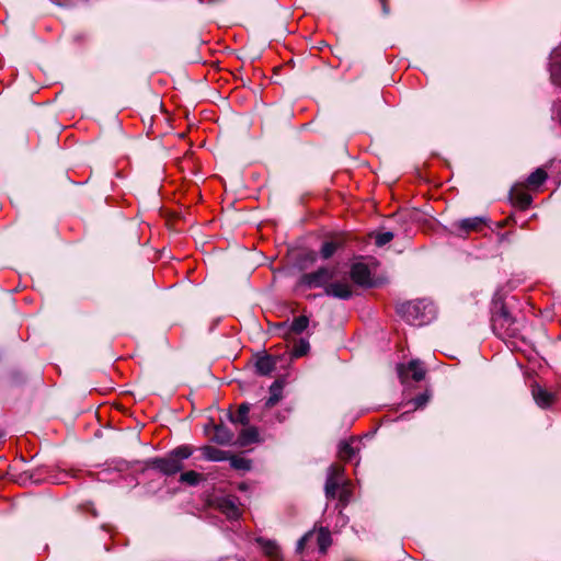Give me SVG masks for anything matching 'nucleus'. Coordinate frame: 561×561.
<instances>
[{
	"mask_svg": "<svg viewBox=\"0 0 561 561\" xmlns=\"http://www.w3.org/2000/svg\"><path fill=\"white\" fill-rule=\"evenodd\" d=\"M398 312L410 324L424 325L435 317V309L432 301L417 299L401 304Z\"/></svg>",
	"mask_w": 561,
	"mask_h": 561,
	"instance_id": "nucleus-1",
	"label": "nucleus"
},
{
	"mask_svg": "<svg viewBox=\"0 0 561 561\" xmlns=\"http://www.w3.org/2000/svg\"><path fill=\"white\" fill-rule=\"evenodd\" d=\"M515 321L506 313H503L494 319V328H505L502 335L507 348L512 353L524 355L526 351L525 336L514 327Z\"/></svg>",
	"mask_w": 561,
	"mask_h": 561,
	"instance_id": "nucleus-2",
	"label": "nucleus"
},
{
	"mask_svg": "<svg viewBox=\"0 0 561 561\" xmlns=\"http://www.w3.org/2000/svg\"><path fill=\"white\" fill-rule=\"evenodd\" d=\"M193 454V447L188 445H182L174 448L165 457L158 458L153 461V465L164 474L171 476L181 471L184 467L183 462L190 458Z\"/></svg>",
	"mask_w": 561,
	"mask_h": 561,
	"instance_id": "nucleus-3",
	"label": "nucleus"
},
{
	"mask_svg": "<svg viewBox=\"0 0 561 561\" xmlns=\"http://www.w3.org/2000/svg\"><path fill=\"white\" fill-rule=\"evenodd\" d=\"M335 276V270L321 267L312 273H306L300 278V285L306 288L324 287L331 283Z\"/></svg>",
	"mask_w": 561,
	"mask_h": 561,
	"instance_id": "nucleus-4",
	"label": "nucleus"
},
{
	"mask_svg": "<svg viewBox=\"0 0 561 561\" xmlns=\"http://www.w3.org/2000/svg\"><path fill=\"white\" fill-rule=\"evenodd\" d=\"M401 382H407L409 379L420 381L425 377V369L422 363L417 359L411 360L408 365L400 364L397 367Z\"/></svg>",
	"mask_w": 561,
	"mask_h": 561,
	"instance_id": "nucleus-5",
	"label": "nucleus"
},
{
	"mask_svg": "<svg viewBox=\"0 0 561 561\" xmlns=\"http://www.w3.org/2000/svg\"><path fill=\"white\" fill-rule=\"evenodd\" d=\"M488 219L481 216H476L471 218H466L455 224V231L461 234H468L472 231L480 232L486 227Z\"/></svg>",
	"mask_w": 561,
	"mask_h": 561,
	"instance_id": "nucleus-6",
	"label": "nucleus"
},
{
	"mask_svg": "<svg viewBox=\"0 0 561 561\" xmlns=\"http://www.w3.org/2000/svg\"><path fill=\"white\" fill-rule=\"evenodd\" d=\"M530 392L534 398V401L539 408H549L556 401V394L538 383H533L530 386Z\"/></svg>",
	"mask_w": 561,
	"mask_h": 561,
	"instance_id": "nucleus-7",
	"label": "nucleus"
},
{
	"mask_svg": "<svg viewBox=\"0 0 561 561\" xmlns=\"http://www.w3.org/2000/svg\"><path fill=\"white\" fill-rule=\"evenodd\" d=\"M352 294V287L347 280L334 282L325 286V295L334 298L348 299Z\"/></svg>",
	"mask_w": 561,
	"mask_h": 561,
	"instance_id": "nucleus-8",
	"label": "nucleus"
},
{
	"mask_svg": "<svg viewBox=\"0 0 561 561\" xmlns=\"http://www.w3.org/2000/svg\"><path fill=\"white\" fill-rule=\"evenodd\" d=\"M218 508L230 519H237L241 515V511L234 496H226L218 500Z\"/></svg>",
	"mask_w": 561,
	"mask_h": 561,
	"instance_id": "nucleus-9",
	"label": "nucleus"
},
{
	"mask_svg": "<svg viewBox=\"0 0 561 561\" xmlns=\"http://www.w3.org/2000/svg\"><path fill=\"white\" fill-rule=\"evenodd\" d=\"M351 277L358 285H370V271L367 265L363 263H356L352 266Z\"/></svg>",
	"mask_w": 561,
	"mask_h": 561,
	"instance_id": "nucleus-10",
	"label": "nucleus"
},
{
	"mask_svg": "<svg viewBox=\"0 0 561 561\" xmlns=\"http://www.w3.org/2000/svg\"><path fill=\"white\" fill-rule=\"evenodd\" d=\"M512 205L518 206L519 210H526V184L517 183L510 191Z\"/></svg>",
	"mask_w": 561,
	"mask_h": 561,
	"instance_id": "nucleus-11",
	"label": "nucleus"
},
{
	"mask_svg": "<svg viewBox=\"0 0 561 561\" xmlns=\"http://www.w3.org/2000/svg\"><path fill=\"white\" fill-rule=\"evenodd\" d=\"M259 546L263 550V552L272 560V561H280L282 560V553L278 545L270 539L265 538H259L257 540Z\"/></svg>",
	"mask_w": 561,
	"mask_h": 561,
	"instance_id": "nucleus-12",
	"label": "nucleus"
},
{
	"mask_svg": "<svg viewBox=\"0 0 561 561\" xmlns=\"http://www.w3.org/2000/svg\"><path fill=\"white\" fill-rule=\"evenodd\" d=\"M277 359L271 355H264L257 358L255 363V368L257 374L262 376L270 375L276 367Z\"/></svg>",
	"mask_w": 561,
	"mask_h": 561,
	"instance_id": "nucleus-13",
	"label": "nucleus"
},
{
	"mask_svg": "<svg viewBox=\"0 0 561 561\" xmlns=\"http://www.w3.org/2000/svg\"><path fill=\"white\" fill-rule=\"evenodd\" d=\"M203 457L209 461H224L229 458L228 453L214 446H204L202 448Z\"/></svg>",
	"mask_w": 561,
	"mask_h": 561,
	"instance_id": "nucleus-14",
	"label": "nucleus"
},
{
	"mask_svg": "<svg viewBox=\"0 0 561 561\" xmlns=\"http://www.w3.org/2000/svg\"><path fill=\"white\" fill-rule=\"evenodd\" d=\"M283 397V385L280 381L276 380L270 387V397L265 401V408H273L275 404L279 402Z\"/></svg>",
	"mask_w": 561,
	"mask_h": 561,
	"instance_id": "nucleus-15",
	"label": "nucleus"
},
{
	"mask_svg": "<svg viewBox=\"0 0 561 561\" xmlns=\"http://www.w3.org/2000/svg\"><path fill=\"white\" fill-rule=\"evenodd\" d=\"M259 439V432L254 426H247L239 434V443L242 446L255 443Z\"/></svg>",
	"mask_w": 561,
	"mask_h": 561,
	"instance_id": "nucleus-16",
	"label": "nucleus"
},
{
	"mask_svg": "<svg viewBox=\"0 0 561 561\" xmlns=\"http://www.w3.org/2000/svg\"><path fill=\"white\" fill-rule=\"evenodd\" d=\"M316 536H317V543L319 546L320 552L325 553L328 548L332 543L330 531L324 527H320L319 530L317 531Z\"/></svg>",
	"mask_w": 561,
	"mask_h": 561,
	"instance_id": "nucleus-17",
	"label": "nucleus"
},
{
	"mask_svg": "<svg viewBox=\"0 0 561 561\" xmlns=\"http://www.w3.org/2000/svg\"><path fill=\"white\" fill-rule=\"evenodd\" d=\"M547 179V172L542 168H538L536 171L528 175V190L539 187Z\"/></svg>",
	"mask_w": 561,
	"mask_h": 561,
	"instance_id": "nucleus-18",
	"label": "nucleus"
},
{
	"mask_svg": "<svg viewBox=\"0 0 561 561\" xmlns=\"http://www.w3.org/2000/svg\"><path fill=\"white\" fill-rule=\"evenodd\" d=\"M356 449L350 442H341L339 445V457L342 460H351L355 456Z\"/></svg>",
	"mask_w": 561,
	"mask_h": 561,
	"instance_id": "nucleus-19",
	"label": "nucleus"
},
{
	"mask_svg": "<svg viewBox=\"0 0 561 561\" xmlns=\"http://www.w3.org/2000/svg\"><path fill=\"white\" fill-rule=\"evenodd\" d=\"M233 469L248 471L251 469V461L244 457L231 456L228 458Z\"/></svg>",
	"mask_w": 561,
	"mask_h": 561,
	"instance_id": "nucleus-20",
	"label": "nucleus"
},
{
	"mask_svg": "<svg viewBox=\"0 0 561 561\" xmlns=\"http://www.w3.org/2000/svg\"><path fill=\"white\" fill-rule=\"evenodd\" d=\"M340 480L335 477H328L325 482V495L329 499H334L340 488Z\"/></svg>",
	"mask_w": 561,
	"mask_h": 561,
	"instance_id": "nucleus-21",
	"label": "nucleus"
},
{
	"mask_svg": "<svg viewBox=\"0 0 561 561\" xmlns=\"http://www.w3.org/2000/svg\"><path fill=\"white\" fill-rule=\"evenodd\" d=\"M249 411L250 407L248 404H241L238 409L237 414L231 417V421L234 423H241L242 425H247L249 423Z\"/></svg>",
	"mask_w": 561,
	"mask_h": 561,
	"instance_id": "nucleus-22",
	"label": "nucleus"
},
{
	"mask_svg": "<svg viewBox=\"0 0 561 561\" xmlns=\"http://www.w3.org/2000/svg\"><path fill=\"white\" fill-rule=\"evenodd\" d=\"M308 324L309 319L306 316H299L291 322L290 330L291 332L299 334L308 328Z\"/></svg>",
	"mask_w": 561,
	"mask_h": 561,
	"instance_id": "nucleus-23",
	"label": "nucleus"
},
{
	"mask_svg": "<svg viewBox=\"0 0 561 561\" xmlns=\"http://www.w3.org/2000/svg\"><path fill=\"white\" fill-rule=\"evenodd\" d=\"M201 480L202 474L193 470L183 472L180 477L181 482L187 483L190 485H196Z\"/></svg>",
	"mask_w": 561,
	"mask_h": 561,
	"instance_id": "nucleus-24",
	"label": "nucleus"
},
{
	"mask_svg": "<svg viewBox=\"0 0 561 561\" xmlns=\"http://www.w3.org/2000/svg\"><path fill=\"white\" fill-rule=\"evenodd\" d=\"M337 249V243L334 242V241H327L322 244L321 247V250H320V254L323 259H329L331 257L335 251Z\"/></svg>",
	"mask_w": 561,
	"mask_h": 561,
	"instance_id": "nucleus-25",
	"label": "nucleus"
},
{
	"mask_svg": "<svg viewBox=\"0 0 561 561\" xmlns=\"http://www.w3.org/2000/svg\"><path fill=\"white\" fill-rule=\"evenodd\" d=\"M392 239H393V232H391V231L379 232V233H376V236H375V243L378 247H382V245L387 244L388 242H390Z\"/></svg>",
	"mask_w": 561,
	"mask_h": 561,
	"instance_id": "nucleus-26",
	"label": "nucleus"
},
{
	"mask_svg": "<svg viewBox=\"0 0 561 561\" xmlns=\"http://www.w3.org/2000/svg\"><path fill=\"white\" fill-rule=\"evenodd\" d=\"M309 350V343L307 341L301 340L298 344H296L293 348L291 355L294 357L304 356Z\"/></svg>",
	"mask_w": 561,
	"mask_h": 561,
	"instance_id": "nucleus-27",
	"label": "nucleus"
},
{
	"mask_svg": "<svg viewBox=\"0 0 561 561\" xmlns=\"http://www.w3.org/2000/svg\"><path fill=\"white\" fill-rule=\"evenodd\" d=\"M343 472L344 468L341 465L334 463L330 466L328 477H335L341 481Z\"/></svg>",
	"mask_w": 561,
	"mask_h": 561,
	"instance_id": "nucleus-28",
	"label": "nucleus"
},
{
	"mask_svg": "<svg viewBox=\"0 0 561 561\" xmlns=\"http://www.w3.org/2000/svg\"><path fill=\"white\" fill-rule=\"evenodd\" d=\"M430 399V396L427 393H422L413 399L412 404L414 409H419L424 407Z\"/></svg>",
	"mask_w": 561,
	"mask_h": 561,
	"instance_id": "nucleus-29",
	"label": "nucleus"
},
{
	"mask_svg": "<svg viewBox=\"0 0 561 561\" xmlns=\"http://www.w3.org/2000/svg\"><path fill=\"white\" fill-rule=\"evenodd\" d=\"M313 536H314V531H313V530H311V531L307 533V534H306V535H305V536H304V537L298 541V545H297V551H298V552H301V551L305 549V547H306L307 542H308V541H309Z\"/></svg>",
	"mask_w": 561,
	"mask_h": 561,
	"instance_id": "nucleus-30",
	"label": "nucleus"
},
{
	"mask_svg": "<svg viewBox=\"0 0 561 561\" xmlns=\"http://www.w3.org/2000/svg\"><path fill=\"white\" fill-rule=\"evenodd\" d=\"M224 431L222 428L216 430V438L219 444H228L231 440V435L228 433L221 434Z\"/></svg>",
	"mask_w": 561,
	"mask_h": 561,
	"instance_id": "nucleus-31",
	"label": "nucleus"
},
{
	"mask_svg": "<svg viewBox=\"0 0 561 561\" xmlns=\"http://www.w3.org/2000/svg\"><path fill=\"white\" fill-rule=\"evenodd\" d=\"M379 1H380V3H381V7H382V11H383V13H385V14H388V13H389V8H388V5H387L386 1H385V0H379Z\"/></svg>",
	"mask_w": 561,
	"mask_h": 561,
	"instance_id": "nucleus-32",
	"label": "nucleus"
},
{
	"mask_svg": "<svg viewBox=\"0 0 561 561\" xmlns=\"http://www.w3.org/2000/svg\"><path fill=\"white\" fill-rule=\"evenodd\" d=\"M345 497H346V491L345 490H342L341 494H340V500L341 501H345Z\"/></svg>",
	"mask_w": 561,
	"mask_h": 561,
	"instance_id": "nucleus-33",
	"label": "nucleus"
},
{
	"mask_svg": "<svg viewBox=\"0 0 561 561\" xmlns=\"http://www.w3.org/2000/svg\"><path fill=\"white\" fill-rule=\"evenodd\" d=\"M239 489L240 490H245V485L244 484H240Z\"/></svg>",
	"mask_w": 561,
	"mask_h": 561,
	"instance_id": "nucleus-34",
	"label": "nucleus"
},
{
	"mask_svg": "<svg viewBox=\"0 0 561 561\" xmlns=\"http://www.w3.org/2000/svg\"><path fill=\"white\" fill-rule=\"evenodd\" d=\"M517 362V366L522 367V363L519 362V359H516Z\"/></svg>",
	"mask_w": 561,
	"mask_h": 561,
	"instance_id": "nucleus-35",
	"label": "nucleus"
},
{
	"mask_svg": "<svg viewBox=\"0 0 561 561\" xmlns=\"http://www.w3.org/2000/svg\"><path fill=\"white\" fill-rule=\"evenodd\" d=\"M527 205H528V207L530 206V197L529 196H528Z\"/></svg>",
	"mask_w": 561,
	"mask_h": 561,
	"instance_id": "nucleus-36",
	"label": "nucleus"
}]
</instances>
